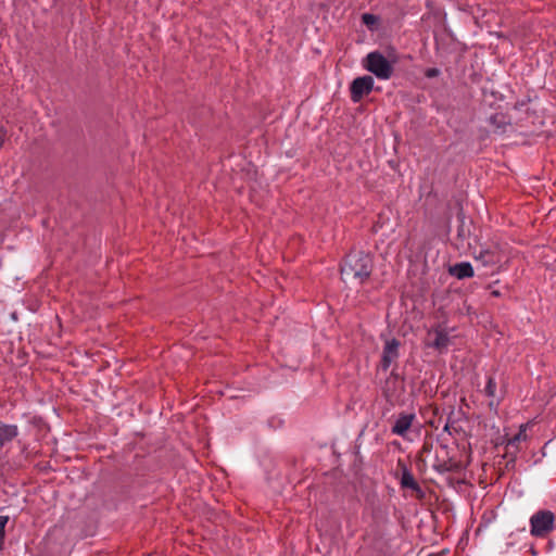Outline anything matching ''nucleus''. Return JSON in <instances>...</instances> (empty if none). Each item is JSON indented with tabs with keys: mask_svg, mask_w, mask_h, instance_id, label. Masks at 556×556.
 I'll use <instances>...</instances> for the list:
<instances>
[{
	"mask_svg": "<svg viewBox=\"0 0 556 556\" xmlns=\"http://www.w3.org/2000/svg\"><path fill=\"white\" fill-rule=\"evenodd\" d=\"M362 22L368 26V27H372L374 25L377 24L378 22V17L374 14H370V13H364L362 15Z\"/></svg>",
	"mask_w": 556,
	"mask_h": 556,
	"instance_id": "15",
	"label": "nucleus"
},
{
	"mask_svg": "<svg viewBox=\"0 0 556 556\" xmlns=\"http://www.w3.org/2000/svg\"><path fill=\"white\" fill-rule=\"evenodd\" d=\"M400 342L396 339L387 340L383 346L381 366L388 369L391 364L399 357Z\"/></svg>",
	"mask_w": 556,
	"mask_h": 556,
	"instance_id": "6",
	"label": "nucleus"
},
{
	"mask_svg": "<svg viewBox=\"0 0 556 556\" xmlns=\"http://www.w3.org/2000/svg\"><path fill=\"white\" fill-rule=\"evenodd\" d=\"M495 392H496V382H495L494 378L489 377L486 386L484 387V394L488 397H494Z\"/></svg>",
	"mask_w": 556,
	"mask_h": 556,
	"instance_id": "14",
	"label": "nucleus"
},
{
	"mask_svg": "<svg viewBox=\"0 0 556 556\" xmlns=\"http://www.w3.org/2000/svg\"><path fill=\"white\" fill-rule=\"evenodd\" d=\"M527 429L528 424H522L519 427L518 433H516L511 438L504 440L503 443H505L507 453H517L518 451H520L521 443L526 442L528 439Z\"/></svg>",
	"mask_w": 556,
	"mask_h": 556,
	"instance_id": "7",
	"label": "nucleus"
},
{
	"mask_svg": "<svg viewBox=\"0 0 556 556\" xmlns=\"http://www.w3.org/2000/svg\"><path fill=\"white\" fill-rule=\"evenodd\" d=\"M8 521H9L8 516H0V538L4 536V529H5Z\"/></svg>",
	"mask_w": 556,
	"mask_h": 556,
	"instance_id": "17",
	"label": "nucleus"
},
{
	"mask_svg": "<svg viewBox=\"0 0 556 556\" xmlns=\"http://www.w3.org/2000/svg\"><path fill=\"white\" fill-rule=\"evenodd\" d=\"M375 80L369 75L355 78L350 87L351 100L354 103L359 102L364 96L369 94L374 89Z\"/></svg>",
	"mask_w": 556,
	"mask_h": 556,
	"instance_id": "5",
	"label": "nucleus"
},
{
	"mask_svg": "<svg viewBox=\"0 0 556 556\" xmlns=\"http://www.w3.org/2000/svg\"><path fill=\"white\" fill-rule=\"evenodd\" d=\"M475 260L479 262L483 267H490L497 263L496 255L489 250L480 251L475 255Z\"/></svg>",
	"mask_w": 556,
	"mask_h": 556,
	"instance_id": "12",
	"label": "nucleus"
},
{
	"mask_svg": "<svg viewBox=\"0 0 556 556\" xmlns=\"http://www.w3.org/2000/svg\"><path fill=\"white\" fill-rule=\"evenodd\" d=\"M363 67L380 80H388L392 77L394 68L380 51L369 52L362 61Z\"/></svg>",
	"mask_w": 556,
	"mask_h": 556,
	"instance_id": "2",
	"label": "nucleus"
},
{
	"mask_svg": "<svg viewBox=\"0 0 556 556\" xmlns=\"http://www.w3.org/2000/svg\"><path fill=\"white\" fill-rule=\"evenodd\" d=\"M491 294H492L493 296H501V292H500L498 290H493V289H492V290H491Z\"/></svg>",
	"mask_w": 556,
	"mask_h": 556,
	"instance_id": "18",
	"label": "nucleus"
},
{
	"mask_svg": "<svg viewBox=\"0 0 556 556\" xmlns=\"http://www.w3.org/2000/svg\"><path fill=\"white\" fill-rule=\"evenodd\" d=\"M372 258L362 251L350 253L341 266V277L345 283L363 285L372 271Z\"/></svg>",
	"mask_w": 556,
	"mask_h": 556,
	"instance_id": "1",
	"label": "nucleus"
},
{
	"mask_svg": "<svg viewBox=\"0 0 556 556\" xmlns=\"http://www.w3.org/2000/svg\"><path fill=\"white\" fill-rule=\"evenodd\" d=\"M415 418V414H400L399 417L395 419L394 425L392 426V433L404 438L409 428L412 427Z\"/></svg>",
	"mask_w": 556,
	"mask_h": 556,
	"instance_id": "8",
	"label": "nucleus"
},
{
	"mask_svg": "<svg viewBox=\"0 0 556 556\" xmlns=\"http://www.w3.org/2000/svg\"><path fill=\"white\" fill-rule=\"evenodd\" d=\"M18 434L17 426L8 425L0 421V445L12 441Z\"/></svg>",
	"mask_w": 556,
	"mask_h": 556,
	"instance_id": "10",
	"label": "nucleus"
},
{
	"mask_svg": "<svg viewBox=\"0 0 556 556\" xmlns=\"http://www.w3.org/2000/svg\"><path fill=\"white\" fill-rule=\"evenodd\" d=\"M554 529V514L549 510H540L530 518V533L543 538Z\"/></svg>",
	"mask_w": 556,
	"mask_h": 556,
	"instance_id": "3",
	"label": "nucleus"
},
{
	"mask_svg": "<svg viewBox=\"0 0 556 556\" xmlns=\"http://www.w3.org/2000/svg\"><path fill=\"white\" fill-rule=\"evenodd\" d=\"M450 341L448 331L445 328L438 326L428 331V341L426 342V345L434 349L439 353H445L450 345Z\"/></svg>",
	"mask_w": 556,
	"mask_h": 556,
	"instance_id": "4",
	"label": "nucleus"
},
{
	"mask_svg": "<svg viewBox=\"0 0 556 556\" xmlns=\"http://www.w3.org/2000/svg\"><path fill=\"white\" fill-rule=\"evenodd\" d=\"M440 73H441V72H440V70H439V68H437V67H431V68L426 70L425 75H426V77H428V78H434V77H438V76L440 75Z\"/></svg>",
	"mask_w": 556,
	"mask_h": 556,
	"instance_id": "16",
	"label": "nucleus"
},
{
	"mask_svg": "<svg viewBox=\"0 0 556 556\" xmlns=\"http://www.w3.org/2000/svg\"><path fill=\"white\" fill-rule=\"evenodd\" d=\"M401 485H402V488L410 489V490L419 493L420 495H422L421 488L415 480L413 473L407 468H404L402 471Z\"/></svg>",
	"mask_w": 556,
	"mask_h": 556,
	"instance_id": "11",
	"label": "nucleus"
},
{
	"mask_svg": "<svg viewBox=\"0 0 556 556\" xmlns=\"http://www.w3.org/2000/svg\"><path fill=\"white\" fill-rule=\"evenodd\" d=\"M433 469L439 472V473H445V472H450V471H453L456 467V464L453 463L452 460H443V462H439L437 460L434 464H433Z\"/></svg>",
	"mask_w": 556,
	"mask_h": 556,
	"instance_id": "13",
	"label": "nucleus"
},
{
	"mask_svg": "<svg viewBox=\"0 0 556 556\" xmlns=\"http://www.w3.org/2000/svg\"><path fill=\"white\" fill-rule=\"evenodd\" d=\"M489 405H490L491 408L496 409L498 403H494L493 401H490Z\"/></svg>",
	"mask_w": 556,
	"mask_h": 556,
	"instance_id": "19",
	"label": "nucleus"
},
{
	"mask_svg": "<svg viewBox=\"0 0 556 556\" xmlns=\"http://www.w3.org/2000/svg\"><path fill=\"white\" fill-rule=\"evenodd\" d=\"M448 271L453 277L459 280L471 278L475 275L473 267L469 262L456 263L450 267Z\"/></svg>",
	"mask_w": 556,
	"mask_h": 556,
	"instance_id": "9",
	"label": "nucleus"
}]
</instances>
